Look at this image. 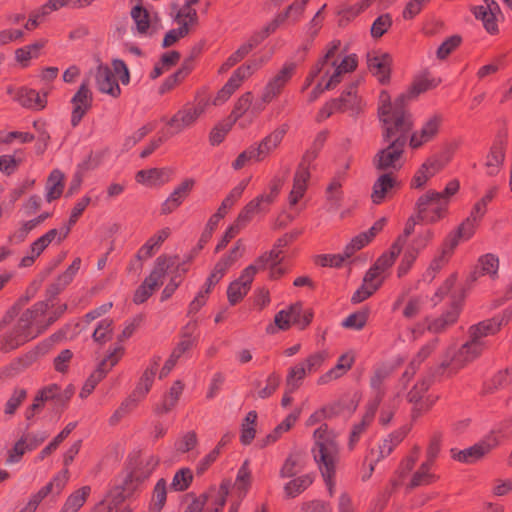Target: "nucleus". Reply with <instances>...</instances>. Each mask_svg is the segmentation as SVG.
<instances>
[{
  "mask_svg": "<svg viewBox=\"0 0 512 512\" xmlns=\"http://www.w3.org/2000/svg\"><path fill=\"white\" fill-rule=\"evenodd\" d=\"M306 466V456L301 452L288 455L280 469L281 478H291L302 472Z\"/></svg>",
  "mask_w": 512,
  "mask_h": 512,
  "instance_id": "obj_43",
  "label": "nucleus"
},
{
  "mask_svg": "<svg viewBox=\"0 0 512 512\" xmlns=\"http://www.w3.org/2000/svg\"><path fill=\"white\" fill-rule=\"evenodd\" d=\"M127 490L129 489L123 483L116 485L91 512H113L124 501Z\"/></svg>",
  "mask_w": 512,
  "mask_h": 512,
  "instance_id": "obj_32",
  "label": "nucleus"
},
{
  "mask_svg": "<svg viewBox=\"0 0 512 512\" xmlns=\"http://www.w3.org/2000/svg\"><path fill=\"white\" fill-rule=\"evenodd\" d=\"M503 441L498 432L492 429L481 440L463 450H451L452 458L463 463H475L498 447Z\"/></svg>",
  "mask_w": 512,
  "mask_h": 512,
  "instance_id": "obj_9",
  "label": "nucleus"
},
{
  "mask_svg": "<svg viewBox=\"0 0 512 512\" xmlns=\"http://www.w3.org/2000/svg\"><path fill=\"white\" fill-rule=\"evenodd\" d=\"M123 347L121 345L116 346L113 351L107 355L94 370L91 375L87 378L82 386L79 396L82 399L87 398L95 389L96 385L104 378V376L110 371L120 360L123 355Z\"/></svg>",
  "mask_w": 512,
  "mask_h": 512,
  "instance_id": "obj_14",
  "label": "nucleus"
},
{
  "mask_svg": "<svg viewBox=\"0 0 512 512\" xmlns=\"http://www.w3.org/2000/svg\"><path fill=\"white\" fill-rule=\"evenodd\" d=\"M342 178L340 176L334 177L326 189V201L329 209H338L343 199Z\"/></svg>",
  "mask_w": 512,
  "mask_h": 512,
  "instance_id": "obj_56",
  "label": "nucleus"
},
{
  "mask_svg": "<svg viewBox=\"0 0 512 512\" xmlns=\"http://www.w3.org/2000/svg\"><path fill=\"white\" fill-rule=\"evenodd\" d=\"M388 276L372 265L363 277L362 285L353 293L351 301L361 303L372 296L384 283Z\"/></svg>",
  "mask_w": 512,
  "mask_h": 512,
  "instance_id": "obj_15",
  "label": "nucleus"
},
{
  "mask_svg": "<svg viewBox=\"0 0 512 512\" xmlns=\"http://www.w3.org/2000/svg\"><path fill=\"white\" fill-rule=\"evenodd\" d=\"M481 352L482 350L480 349V346L469 340L457 351L449 349L446 354V359L443 361L442 365L449 366L452 370H458L477 358Z\"/></svg>",
  "mask_w": 512,
  "mask_h": 512,
  "instance_id": "obj_17",
  "label": "nucleus"
},
{
  "mask_svg": "<svg viewBox=\"0 0 512 512\" xmlns=\"http://www.w3.org/2000/svg\"><path fill=\"white\" fill-rule=\"evenodd\" d=\"M288 126L283 124L274 129L270 134L263 138L257 145H253L256 151L257 162L267 158L283 141Z\"/></svg>",
  "mask_w": 512,
  "mask_h": 512,
  "instance_id": "obj_24",
  "label": "nucleus"
},
{
  "mask_svg": "<svg viewBox=\"0 0 512 512\" xmlns=\"http://www.w3.org/2000/svg\"><path fill=\"white\" fill-rule=\"evenodd\" d=\"M230 488L229 482H223L219 488L210 489L207 493L194 498L184 512H220L226 502Z\"/></svg>",
  "mask_w": 512,
  "mask_h": 512,
  "instance_id": "obj_11",
  "label": "nucleus"
},
{
  "mask_svg": "<svg viewBox=\"0 0 512 512\" xmlns=\"http://www.w3.org/2000/svg\"><path fill=\"white\" fill-rule=\"evenodd\" d=\"M270 256H260L252 264L247 266L240 276L233 281L227 290L228 301L231 305L238 303L249 291L250 285L259 271V269L265 266V261Z\"/></svg>",
  "mask_w": 512,
  "mask_h": 512,
  "instance_id": "obj_12",
  "label": "nucleus"
},
{
  "mask_svg": "<svg viewBox=\"0 0 512 512\" xmlns=\"http://www.w3.org/2000/svg\"><path fill=\"white\" fill-rule=\"evenodd\" d=\"M400 182L397 176L391 173L381 174L373 183L371 199L374 204L382 203Z\"/></svg>",
  "mask_w": 512,
  "mask_h": 512,
  "instance_id": "obj_28",
  "label": "nucleus"
},
{
  "mask_svg": "<svg viewBox=\"0 0 512 512\" xmlns=\"http://www.w3.org/2000/svg\"><path fill=\"white\" fill-rule=\"evenodd\" d=\"M340 105V112H348L351 115L358 114L361 110V99L357 95L356 86L350 85L341 96L335 99Z\"/></svg>",
  "mask_w": 512,
  "mask_h": 512,
  "instance_id": "obj_40",
  "label": "nucleus"
},
{
  "mask_svg": "<svg viewBox=\"0 0 512 512\" xmlns=\"http://www.w3.org/2000/svg\"><path fill=\"white\" fill-rule=\"evenodd\" d=\"M394 1L395 0H361L354 5L341 8L338 11V14L341 17L350 20L359 15L360 13H362L363 11H365L366 9H368L369 7L376 6L378 9H381L387 7Z\"/></svg>",
  "mask_w": 512,
  "mask_h": 512,
  "instance_id": "obj_36",
  "label": "nucleus"
},
{
  "mask_svg": "<svg viewBox=\"0 0 512 512\" xmlns=\"http://www.w3.org/2000/svg\"><path fill=\"white\" fill-rule=\"evenodd\" d=\"M292 479L284 485L285 495L289 498H295L304 492L314 481L311 473L291 477Z\"/></svg>",
  "mask_w": 512,
  "mask_h": 512,
  "instance_id": "obj_48",
  "label": "nucleus"
},
{
  "mask_svg": "<svg viewBox=\"0 0 512 512\" xmlns=\"http://www.w3.org/2000/svg\"><path fill=\"white\" fill-rule=\"evenodd\" d=\"M299 415L300 411H294L287 415L286 418L265 437L263 441V446H267L276 442L284 433L289 431L292 428V426L296 423Z\"/></svg>",
  "mask_w": 512,
  "mask_h": 512,
  "instance_id": "obj_51",
  "label": "nucleus"
},
{
  "mask_svg": "<svg viewBox=\"0 0 512 512\" xmlns=\"http://www.w3.org/2000/svg\"><path fill=\"white\" fill-rule=\"evenodd\" d=\"M472 11L476 19L482 21L487 32L495 33L498 31V17L501 10L495 0H483V3L475 6Z\"/></svg>",
  "mask_w": 512,
  "mask_h": 512,
  "instance_id": "obj_19",
  "label": "nucleus"
},
{
  "mask_svg": "<svg viewBox=\"0 0 512 512\" xmlns=\"http://www.w3.org/2000/svg\"><path fill=\"white\" fill-rule=\"evenodd\" d=\"M434 236L435 231L432 228H422L408 244L406 250L418 256L429 245Z\"/></svg>",
  "mask_w": 512,
  "mask_h": 512,
  "instance_id": "obj_50",
  "label": "nucleus"
},
{
  "mask_svg": "<svg viewBox=\"0 0 512 512\" xmlns=\"http://www.w3.org/2000/svg\"><path fill=\"white\" fill-rule=\"evenodd\" d=\"M272 204L273 203L270 201L269 197L259 194L243 207L239 212L237 219L246 226L254 216L268 212L269 206Z\"/></svg>",
  "mask_w": 512,
  "mask_h": 512,
  "instance_id": "obj_29",
  "label": "nucleus"
},
{
  "mask_svg": "<svg viewBox=\"0 0 512 512\" xmlns=\"http://www.w3.org/2000/svg\"><path fill=\"white\" fill-rule=\"evenodd\" d=\"M195 183L196 182L193 178H186L180 184L175 186L173 191L162 202L160 208L161 214L169 215L179 208L193 190Z\"/></svg>",
  "mask_w": 512,
  "mask_h": 512,
  "instance_id": "obj_18",
  "label": "nucleus"
},
{
  "mask_svg": "<svg viewBox=\"0 0 512 512\" xmlns=\"http://www.w3.org/2000/svg\"><path fill=\"white\" fill-rule=\"evenodd\" d=\"M289 169L282 168L278 173H276L268 183L267 189L263 191L261 194L266 195V197L270 198L272 203L275 202L279 193L281 191L282 186L286 180Z\"/></svg>",
  "mask_w": 512,
  "mask_h": 512,
  "instance_id": "obj_59",
  "label": "nucleus"
},
{
  "mask_svg": "<svg viewBox=\"0 0 512 512\" xmlns=\"http://www.w3.org/2000/svg\"><path fill=\"white\" fill-rule=\"evenodd\" d=\"M307 165V163L302 162L295 171L292 188L288 195V204L290 207L296 206L306 194L311 177Z\"/></svg>",
  "mask_w": 512,
  "mask_h": 512,
  "instance_id": "obj_22",
  "label": "nucleus"
},
{
  "mask_svg": "<svg viewBox=\"0 0 512 512\" xmlns=\"http://www.w3.org/2000/svg\"><path fill=\"white\" fill-rule=\"evenodd\" d=\"M167 498V483L164 479H159L155 484L152 498L149 504V512H160Z\"/></svg>",
  "mask_w": 512,
  "mask_h": 512,
  "instance_id": "obj_58",
  "label": "nucleus"
},
{
  "mask_svg": "<svg viewBox=\"0 0 512 512\" xmlns=\"http://www.w3.org/2000/svg\"><path fill=\"white\" fill-rule=\"evenodd\" d=\"M172 265L173 262L171 258L166 256L157 257L154 262L153 269L142 283L155 291L156 288L163 284V280Z\"/></svg>",
  "mask_w": 512,
  "mask_h": 512,
  "instance_id": "obj_31",
  "label": "nucleus"
},
{
  "mask_svg": "<svg viewBox=\"0 0 512 512\" xmlns=\"http://www.w3.org/2000/svg\"><path fill=\"white\" fill-rule=\"evenodd\" d=\"M131 18L133 20L132 32L134 36L146 37L150 34V16L146 9L140 5H136L131 10Z\"/></svg>",
  "mask_w": 512,
  "mask_h": 512,
  "instance_id": "obj_38",
  "label": "nucleus"
},
{
  "mask_svg": "<svg viewBox=\"0 0 512 512\" xmlns=\"http://www.w3.org/2000/svg\"><path fill=\"white\" fill-rule=\"evenodd\" d=\"M183 384L181 381H175L171 386L169 392L155 405L156 414H166L170 412L177 404L182 392Z\"/></svg>",
  "mask_w": 512,
  "mask_h": 512,
  "instance_id": "obj_44",
  "label": "nucleus"
},
{
  "mask_svg": "<svg viewBox=\"0 0 512 512\" xmlns=\"http://www.w3.org/2000/svg\"><path fill=\"white\" fill-rule=\"evenodd\" d=\"M159 460L156 456L149 454L142 457L140 461V467L133 473H129L125 476L123 484L129 488V484L133 480H144L148 478L155 468L158 466Z\"/></svg>",
  "mask_w": 512,
  "mask_h": 512,
  "instance_id": "obj_34",
  "label": "nucleus"
},
{
  "mask_svg": "<svg viewBox=\"0 0 512 512\" xmlns=\"http://www.w3.org/2000/svg\"><path fill=\"white\" fill-rule=\"evenodd\" d=\"M314 446L312 453L321 472L325 486L330 495L335 489L336 464L339 459V447L335 434L326 424L318 427L313 434Z\"/></svg>",
  "mask_w": 512,
  "mask_h": 512,
  "instance_id": "obj_4",
  "label": "nucleus"
},
{
  "mask_svg": "<svg viewBox=\"0 0 512 512\" xmlns=\"http://www.w3.org/2000/svg\"><path fill=\"white\" fill-rule=\"evenodd\" d=\"M170 234L171 229L169 227L158 230L138 250L136 255L137 259L143 260L152 257L160 249L164 241L168 239Z\"/></svg>",
  "mask_w": 512,
  "mask_h": 512,
  "instance_id": "obj_33",
  "label": "nucleus"
},
{
  "mask_svg": "<svg viewBox=\"0 0 512 512\" xmlns=\"http://www.w3.org/2000/svg\"><path fill=\"white\" fill-rule=\"evenodd\" d=\"M93 101V94L89 89L87 83H82L71 99L73 109L82 110L87 112Z\"/></svg>",
  "mask_w": 512,
  "mask_h": 512,
  "instance_id": "obj_57",
  "label": "nucleus"
},
{
  "mask_svg": "<svg viewBox=\"0 0 512 512\" xmlns=\"http://www.w3.org/2000/svg\"><path fill=\"white\" fill-rule=\"evenodd\" d=\"M296 64L286 62L270 76L259 92V102L255 103L251 113L255 116L264 110L265 105L274 102L295 74Z\"/></svg>",
  "mask_w": 512,
  "mask_h": 512,
  "instance_id": "obj_6",
  "label": "nucleus"
},
{
  "mask_svg": "<svg viewBox=\"0 0 512 512\" xmlns=\"http://www.w3.org/2000/svg\"><path fill=\"white\" fill-rule=\"evenodd\" d=\"M289 313L293 324L300 328H305L312 320V313L308 309H304L301 303H295L289 306Z\"/></svg>",
  "mask_w": 512,
  "mask_h": 512,
  "instance_id": "obj_64",
  "label": "nucleus"
},
{
  "mask_svg": "<svg viewBox=\"0 0 512 512\" xmlns=\"http://www.w3.org/2000/svg\"><path fill=\"white\" fill-rule=\"evenodd\" d=\"M355 357L353 352L349 351L342 354L334 367L328 370L326 373L322 374L317 383L319 385H326L334 380L339 379L343 375H345L354 363Z\"/></svg>",
  "mask_w": 512,
  "mask_h": 512,
  "instance_id": "obj_30",
  "label": "nucleus"
},
{
  "mask_svg": "<svg viewBox=\"0 0 512 512\" xmlns=\"http://www.w3.org/2000/svg\"><path fill=\"white\" fill-rule=\"evenodd\" d=\"M505 152L502 144H494L485 161V167L487 169V174L490 176L497 175L504 163Z\"/></svg>",
  "mask_w": 512,
  "mask_h": 512,
  "instance_id": "obj_49",
  "label": "nucleus"
},
{
  "mask_svg": "<svg viewBox=\"0 0 512 512\" xmlns=\"http://www.w3.org/2000/svg\"><path fill=\"white\" fill-rule=\"evenodd\" d=\"M440 82L441 80L438 78H433L429 75H422L414 80L411 87L405 93H402L394 101H391V105L395 108H399L405 114H411L405 109L406 102L417 97L421 93L437 87Z\"/></svg>",
  "mask_w": 512,
  "mask_h": 512,
  "instance_id": "obj_16",
  "label": "nucleus"
},
{
  "mask_svg": "<svg viewBox=\"0 0 512 512\" xmlns=\"http://www.w3.org/2000/svg\"><path fill=\"white\" fill-rule=\"evenodd\" d=\"M417 218L427 223H436L447 213V201L441 199L439 192L428 190L418 197L416 204Z\"/></svg>",
  "mask_w": 512,
  "mask_h": 512,
  "instance_id": "obj_8",
  "label": "nucleus"
},
{
  "mask_svg": "<svg viewBox=\"0 0 512 512\" xmlns=\"http://www.w3.org/2000/svg\"><path fill=\"white\" fill-rule=\"evenodd\" d=\"M401 251L399 244H392L389 250L382 253L373 265L376 266V269L389 276L390 269Z\"/></svg>",
  "mask_w": 512,
  "mask_h": 512,
  "instance_id": "obj_54",
  "label": "nucleus"
},
{
  "mask_svg": "<svg viewBox=\"0 0 512 512\" xmlns=\"http://www.w3.org/2000/svg\"><path fill=\"white\" fill-rule=\"evenodd\" d=\"M16 99L25 108L42 110L47 104V93L40 94L33 89L21 88Z\"/></svg>",
  "mask_w": 512,
  "mask_h": 512,
  "instance_id": "obj_35",
  "label": "nucleus"
},
{
  "mask_svg": "<svg viewBox=\"0 0 512 512\" xmlns=\"http://www.w3.org/2000/svg\"><path fill=\"white\" fill-rule=\"evenodd\" d=\"M377 408H378V401L375 403H369L367 411H366L365 415L363 416L361 422L356 424L354 426L353 430L351 431L350 441H349L350 448H353L355 446L361 433L364 431L366 426H368L371 423V421L374 418Z\"/></svg>",
  "mask_w": 512,
  "mask_h": 512,
  "instance_id": "obj_55",
  "label": "nucleus"
},
{
  "mask_svg": "<svg viewBox=\"0 0 512 512\" xmlns=\"http://www.w3.org/2000/svg\"><path fill=\"white\" fill-rule=\"evenodd\" d=\"M210 106V99L197 96L193 103L184 105L167 122L166 136L171 137L193 126Z\"/></svg>",
  "mask_w": 512,
  "mask_h": 512,
  "instance_id": "obj_7",
  "label": "nucleus"
},
{
  "mask_svg": "<svg viewBox=\"0 0 512 512\" xmlns=\"http://www.w3.org/2000/svg\"><path fill=\"white\" fill-rule=\"evenodd\" d=\"M340 41L333 40L328 46L323 57L319 59L305 79L302 90H307L315 81L313 89L307 94L308 102H314L325 90L334 88L343 75L352 72L357 61L354 55L340 57L337 52Z\"/></svg>",
  "mask_w": 512,
  "mask_h": 512,
  "instance_id": "obj_3",
  "label": "nucleus"
},
{
  "mask_svg": "<svg viewBox=\"0 0 512 512\" xmlns=\"http://www.w3.org/2000/svg\"><path fill=\"white\" fill-rule=\"evenodd\" d=\"M502 324L503 319H500L498 317L481 321L470 327V340L472 341V343H475L476 345L480 346V349L483 351L485 346L484 338L493 335L497 331H499Z\"/></svg>",
  "mask_w": 512,
  "mask_h": 512,
  "instance_id": "obj_27",
  "label": "nucleus"
},
{
  "mask_svg": "<svg viewBox=\"0 0 512 512\" xmlns=\"http://www.w3.org/2000/svg\"><path fill=\"white\" fill-rule=\"evenodd\" d=\"M367 64L370 72L380 83H386L390 79L392 58L389 54L373 51L367 55Z\"/></svg>",
  "mask_w": 512,
  "mask_h": 512,
  "instance_id": "obj_23",
  "label": "nucleus"
},
{
  "mask_svg": "<svg viewBox=\"0 0 512 512\" xmlns=\"http://www.w3.org/2000/svg\"><path fill=\"white\" fill-rule=\"evenodd\" d=\"M436 479L435 475L431 472V465L429 461H425L421 464L419 469L412 475L409 486L417 487L428 485L434 482Z\"/></svg>",
  "mask_w": 512,
  "mask_h": 512,
  "instance_id": "obj_62",
  "label": "nucleus"
},
{
  "mask_svg": "<svg viewBox=\"0 0 512 512\" xmlns=\"http://www.w3.org/2000/svg\"><path fill=\"white\" fill-rule=\"evenodd\" d=\"M68 481L69 471L67 469H62L57 474H55L54 477L45 486L38 490L36 495L42 500L50 494L58 496Z\"/></svg>",
  "mask_w": 512,
  "mask_h": 512,
  "instance_id": "obj_41",
  "label": "nucleus"
},
{
  "mask_svg": "<svg viewBox=\"0 0 512 512\" xmlns=\"http://www.w3.org/2000/svg\"><path fill=\"white\" fill-rule=\"evenodd\" d=\"M325 352L310 354L303 361L291 366L286 375V386L288 392L297 390L307 374L317 371L325 362Z\"/></svg>",
  "mask_w": 512,
  "mask_h": 512,
  "instance_id": "obj_10",
  "label": "nucleus"
},
{
  "mask_svg": "<svg viewBox=\"0 0 512 512\" xmlns=\"http://www.w3.org/2000/svg\"><path fill=\"white\" fill-rule=\"evenodd\" d=\"M199 0H185L181 6H174L172 19L180 27L188 32L197 25L198 14L195 5Z\"/></svg>",
  "mask_w": 512,
  "mask_h": 512,
  "instance_id": "obj_26",
  "label": "nucleus"
},
{
  "mask_svg": "<svg viewBox=\"0 0 512 512\" xmlns=\"http://www.w3.org/2000/svg\"><path fill=\"white\" fill-rule=\"evenodd\" d=\"M249 181L250 178L241 180L225 197L217 212L214 213L207 222V229H209L210 232L216 228L219 221L225 217L227 211L241 198Z\"/></svg>",
  "mask_w": 512,
  "mask_h": 512,
  "instance_id": "obj_20",
  "label": "nucleus"
},
{
  "mask_svg": "<svg viewBox=\"0 0 512 512\" xmlns=\"http://www.w3.org/2000/svg\"><path fill=\"white\" fill-rule=\"evenodd\" d=\"M286 245V240L280 239L278 243L268 253H264L262 256H271L265 261V266L261 267L260 270L270 269V278L276 279L284 274L285 270L279 266L281 262V250L280 248Z\"/></svg>",
  "mask_w": 512,
  "mask_h": 512,
  "instance_id": "obj_46",
  "label": "nucleus"
},
{
  "mask_svg": "<svg viewBox=\"0 0 512 512\" xmlns=\"http://www.w3.org/2000/svg\"><path fill=\"white\" fill-rule=\"evenodd\" d=\"M429 385L428 380H421L417 382L408 393V400L414 402L417 405L416 409L419 411L428 409L436 401L435 398H431L430 396L422 401L423 395L428 390Z\"/></svg>",
  "mask_w": 512,
  "mask_h": 512,
  "instance_id": "obj_47",
  "label": "nucleus"
},
{
  "mask_svg": "<svg viewBox=\"0 0 512 512\" xmlns=\"http://www.w3.org/2000/svg\"><path fill=\"white\" fill-rule=\"evenodd\" d=\"M91 494V487L82 486L73 491L66 499L63 507L69 512H78Z\"/></svg>",
  "mask_w": 512,
  "mask_h": 512,
  "instance_id": "obj_52",
  "label": "nucleus"
},
{
  "mask_svg": "<svg viewBox=\"0 0 512 512\" xmlns=\"http://www.w3.org/2000/svg\"><path fill=\"white\" fill-rule=\"evenodd\" d=\"M157 369L158 363L154 362L143 372L133 391V393L135 394V396L138 397V399L142 400L149 392L153 384Z\"/></svg>",
  "mask_w": 512,
  "mask_h": 512,
  "instance_id": "obj_53",
  "label": "nucleus"
},
{
  "mask_svg": "<svg viewBox=\"0 0 512 512\" xmlns=\"http://www.w3.org/2000/svg\"><path fill=\"white\" fill-rule=\"evenodd\" d=\"M442 117L440 115H433L429 117L422 125L419 131L414 132L410 137V146L413 149L420 148L425 143L433 140L439 132Z\"/></svg>",
  "mask_w": 512,
  "mask_h": 512,
  "instance_id": "obj_25",
  "label": "nucleus"
},
{
  "mask_svg": "<svg viewBox=\"0 0 512 512\" xmlns=\"http://www.w3.org/2000/svg\"><path fill=\"white\" fill-rule=\"evenodd\" d=\"M135 178L138 183L145 186H160L169 181V172L165 169L151 168L138 171Z\"/></svg>",
  "mask_w": 512,
  "mask_h": 512,
  "instance_id": "obj_45",
  "label": "nucleus"
},
{
  "mask_svg": "<svg viewBox=\"0 0 512 512\" xmlns=\"http://www.w3.org/2000/svg\"><path fill=\"white\" fill-rule=\"evenodd\" d=\"M378 115L383 125V138L389 144L375 154L372 164L376 170L395 174L406 162V135L413 126V118L392 106L391 97L385 90L379 94Z\"/></svg>",
  "mask_w": 512,
  "mask_h": 512,
  "instance_id": "obj_1",
  "label": "nucleus"
},
{
  "mask_svg": "<svg viewBox=\"0 0 512 512\" xmlns=\"http://www.w3.org/2000/svg\"><path fill=\"white\" fill-rule=\"evenodd\" d=\"M67 309L61 304L56 310L50 311L47 302H37L25 310L11 327L0 335V350L10 352L33 340L43 333Z\"/></svg>",
  "mask_w": 512,
  "mask_h": 512,
  "instance_id": "obj_2",
  "label": "nucleus"
},
{
  "mask_svg": "<svg viewBox=\"0 0 512 512\" xmlns=\"http://www.w3.org/2000/svg\"><path fill=\"white\" fill-rule=\"evenodd\" d=\"M94 78L95 86L100 93L117 98L121 95L118 81L123 85H128L130 83V72L125 62L116 58L112 60V68L108 65L99 64L96 67Z\"/></svg>",
  "mask_w": 512,
  "mask_h": 512,
  "instance_id": "obj_5",
  "label": "nucleus"
},
{
  "mask_svg": "<svg viewBox=\"0 0 512 512\" xmlns=\"http://www.w3.org/2000/svg\"><path fill=\"white\" fill-rule=\"evenodd\" d=\"M251 484V473L248 467V461H245L239 468L234 482V489L239 498H244Z\"/></svg>",
  "mask_w": 512,
  "mask_h": 512,
  "instance_id": "obj_61",
  "label": "nucleus"
},
{
  "mask_svg": "<svg viewBox=\"0 0 512 512\" xmlns=\"http://www.w3.org/2000/svg\"><path fill=\"white\" fill-rule=\"evenodd\" d=\"M445 166V161L438 156L427 158L416 170L412 180L411 187L414 189L423 188L428 181L440 172Z\"/></svg>",
  "mask_w": 512,
  "mask_h": 512,
  "instance_id": "obj_21",
  "label": "nucleus"
},
{
  "mask_svg": "<svg viewBox=\"0 0 512 512\" xmlns=\"http://www.w3.org/2000/svg\"><path fill=\"white\" fill-rule=\"evenodd\" d=\"M256 411H249L241 425L240 441L243 445H249L256 435Z\"/></svg>",
  "mask_w": 512,
  "mask_h": 512,
  "instance_id": "obj_60",
  "label": "nucleus"
},
{
  "mask_svg": "<svg viewBox=\"0 0 512 512\" xmlns=\"http://www.w3.org/2000/svg\"><path fill=\"white\" fill-rule=\"evenodd\" d=\"M394 1L395 0H361L354 5L341 8L338 11V14L341 17L350 20L359 15L360 13H362L363 11H365L366 9H368L369 7L376 6L378 9H381L387 7Z\"/></svg>",
  "mask_w": 512,
  "mask_h": 512,
  "instance_id": "obj_37",
  "label": "nucleus"
},
{
  "mask_svg": "<svg viewBox=\"0 0 512 512\" xmlns=\"http://www.w3.org/2000/svg\"><path fill=\"white\" fill-rule=\"evenodd\" d=\"M68 234L69 227L50 229L30 245L27 254L21 258L19 266L23 268L32 266L36 258H38L52 242L56 241L60 243Z\"/></svg>",
  "mask_w": 512,
  "mask_h": 512,
  "instance_id": "obj_13",
  "label": "nucleus"
},
{
  "mask_svg": "<svg viewBox=\"0 0 512 512\" xmlns=\"http://www.w3.org/2000/svg\"><path fill=\"white\" fill-rule=\"evenodd\" d=\"M460 312V308L458 304H453L449 310H447L442 316L439 318L430 320L426 319L425 324L426 328L433 332L439 333L443 331L446 327L454 324L458 319Z\"/></svg>",
  "mask_w": 512,
  "mask_h": 512,
  "instance_id": "obj_42",
  "label": "nucleus"
},
{
  "mask_svg": "<svg viewBox=\"0 0 512 512\" xmlns=\"http://www.w3.org/2000/svg\"><path fill=\"white\" fill-rule=\"evenodd\" d=\"M65 176L59 169H54L49 174L45 184V199L52 202L61 197L64 191Z\"/></svg>",
  "mask_w": 512,
  "mask_h": 512,
  "instance_id": "obj_39",
  "label": "nucleus"
},
{
  "mask_svg": "<svg viewBox=\"0 0 512 512\" xmlns=\"http://www.w3.org/2000/svg\"><path fill=\"white\" fill-rule=\"evenodd\" d=\"M251 75V66H240L234 71V73L231 75V77L223 86V88L229 91L230 95H232L241 86L243 81Z\"/></svg>",
  "mask_w": 512,
  "mask_h": 512,
  "instance_id": "obj_63",
  "label": "nucleus"
}]
</instances>
